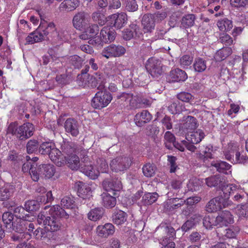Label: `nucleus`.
<instances>
[{
  "mask_svg": "<svg viewBox=\"0 0 248 248\" xmlns=\"http://www.w3.org/2000/svg\"><path fill=\"white\" fill-rule=\"evenodd\" d=\"M96 232L99 236L106 238L114 233L115 228L111 223H108L104 225L98 226L96 228Z\"/></svg>",
  "mask_w": 248,
  "mask_h": 248,
  "instance_id": "nucleus-20",
  "label": "nucleus"
},
{
  "mask_svg": "<svg viewBox=\"0 0 248 248\" xmlns=\"http://www.w3.org/2000/svg\"><path fill=\"white\" fill-rule=\"evenodd\" d=\"M204 136V132L201 129H198L196 131L192 132L187 140L193 144H197L201 141Z\"/></svg>",
  "mask_w": 248,
  "mask_h": 248,
  "instance_id": "nucleus-36",
  "label": "nucleus"
},
{
  "mask_svg": "<svg viewBox=\"0 0 248 248\" xmlns=\"http://www.w3.org/2000/svg\"><path fill=\"white\" fill-rule=\"evenodd\" d=\"M92 17L93 20L98 22L99 24L103 25L105 23V17L103 14L99 12H93L92 15Z\"/></svg>",
  "mask_w": 248,
  "mask_h": 248,
  "instance_id": "nucleus-61",
  "label": "nucleus"
},
{
  "mask_svg": "<svg viewBox=\"0 0 248 248\" xmlns=\"http://www.w3.org/2000/svg\"><path fill=\"white\" fill-rule=\"evenodd\" d=\"M90 20L89 15L84 11L76 13L72 19L73 27L77 30L82 31L88 26Z\"/></svg>",
  "mask_w": 248,
  "mask_h": 248,
  "instance_id": "nucleus-10",
  "label": "nucleus"
},
{
  "mask_svg": "<svg viewBox=\"0 0 248 248\" xmlns=\"http://www.w3.org/2000/svg\"><path fill=\"white\" fill-rule=\"evenodd\" d=\"M49 212V214L53 217L67 219L69 217V214L59 205H55L51 207Z\"/></svg>",
  "mask_w": 248,
  "mask_h": 248,
  "instance_id": "nucleus-25",
  "label": "nucleus"
},
{
  "mask_svg": "<svg viewBox=\"0 0 248 248\" xmlns=\"http://www.w3.org/2000/svg\"><path fill=\"white\" fill-rule=\"evenodd\" d=\"M50 159L58 167H61L65 164V156H63L62 152L57 148L53 147L49 154Z\"/></svg>",
  "mask_w": 248,
  "mask_h": 248,
  "instance_id": "nucleus-16",
  "label": "nucleus"
},
{
  "mask_svg": "<svg viewBox=\"0 0 248 248\" xmlns=\"http://www.w3.org/2000/svg\"><path fill=\"white\" fill-rule=\"evenodd\" d=\"M131 163V157L121 155L111 160L109 166L111 170L114 172H124L129 168Z\"/></svg>",
  "mask_w": 248,
  "mask_h": 248,
  "instance_id": "nucleus-4",
  "label": "nucleus"
},
{
  "mask_svg": "<svg viewBox=\"0 0 248 248\" xmlns=\"http://www.w3.org/2000/svg\"><path fill=\"white\" fill-rule=\"evenodd\" d=\"M116 37V32L109 27L105 26L102 28L98 36L90 40V44L101 45L103 43H108L113 41Z\"/></svg>",
  "mask_w": 248,
  "mask_h": 248,
  "instance_id": "nucleus-5",
  "label": "nucleus"
},
{
  "mask_svg": "<svg viewBox=\"0 0 248 248\" xmlns=\"http://www.w3.org/2000/svg\"><path fill=\"white\" fill-rule=\"evenodd\" d=\"M203 182L200 179L193 177L191 178L187 184V188L188 191H197L200 190Z\"/></svg>",
  "mask_w": 248,
  "mask_h": 248,
  "instance_id": "nucleus-39",
  "label": "nucleus"
},
{
  "mask_svg": "<svg viewBox=\"0 0 248 248\" xmlns=\"http://www.w3.org/2000/svg\"><path fill=\"white\" fill-rule=\"evenodd\" d=\"M239 145L237 142H230L228 144V151H225L224 155L226 159L231 160L233 157L234 153L239 152Z\"/></svg>",
  "mask_w": 248,
  "mask_h": 248,
  "instance_id": "nucleus-35",
  "label": "nucleus"
},
{
  "mask_svg": "<svg viewBox=\"0 0 248 248\" xmlns=\"http://www.w3.org/2000/svg\"><path fill=\"white\" fill-rule=\"evenodd\" d=\"M146 68L153 77H158L163 73L161 61L154 58H150L147 61Z\"/></svg>",
  "mask_w": 248,
  "mask_h": 248,
  "instance_id": "nucleus-11",
  "label": "nucleus"
},
{
  "mask_svg": "<svg viewBox=\"0 0 248 248\" xmlns=\"http://www.w3.org/2000/svg\"><path fill=\"white\" fill-rule=\"evenodd\" d=\"M112 98L111 94L107 92H98L92 99V106L95 108H102L109 104Z\"/></svg>",
  "mask_w": 248,
  "mask_h": 248,
  "instance_id": "nucleus-9",
  "label": "nucleus"
},
{
  "mask_svg": "<svg viewBox=\"0 0 248 248\" xmlns=\"http://www.w3.org/2000/svg\"><path fill=\"white\" fill-rule=\"evenodd\" d=\"M34 128L30 123L19 125L16 122L10 123L7 129V134H11L20 140H25L33 134Z\"/></svg>",
  "mask_w": 248,
  "mask_h": 248,
  "instance_id": "nucleus-2",
  "label": "nucleus"
},
{
  "mask_svg": "<svg viewBox=\"0 0 248 248\" xmlns=\"http://www.w3.org/2000/svg\"><path fill=\"white\" fill-rule=\"evenodd\" d=\"M39 146L37 140H31L27 143V151L28 154H32L37 151Z\"/></svg>",
  "mask_w": 248,
  "mask_h": 248,
  "instance_id": "nucleus-55",
  "label": "nucleus"
},
{
  "mask_svg": "<svg viewBox=\"0 0 248 248\" xmlns=\"http://www.w3.org/2000/svg\"><path fill=\"white\" fill-rule=\"evenodd\" d=\"M217 224L219 225L227 226L233 222L232 215L228 211H224L216 217Z\"/></svg>",
  "mask_w": 248,
  "mask_h": 248,
  "instance_id": "nucleus-21",
  "label": "nucleus"
},
{
  "mask_svg": "<svg viewBox=\"0 0 248 248\" xmlns=\"http://www.w3.org/2000/svg\"><path fill=\"white\" fill-rule=\"evenodd\" d=\"M117 98L121 101H124L129 109L140 108L149 104V101L147 99L142 98L138 94L134 95L131 93H123L117 95Z\"/></svg>",
  "mask_w": 248,
  "mask_h": 248,
  "instance_id": "nucleus-3",
  "label": "nucleus"
},
{
  "mask_svg": "<svg viewBox=\"0 0 248 248\" xmlns=\"http://www.w3.org/2000/svg\"><path fill=\"white\" fill-rule=\"evenodd\" d=\"M13 186L9 184L4 185L0 188V200H7L12 196L13 193Z\"/></svg>",
  "mask_w": 248,
  "mask_h": 248,
  "instance_id": "nucleus-31",
  "label": "nucleus"
},
{
  "mask_svg": "<svg viewBox=\"0 0 248 248\" xmlns=\"http://www.w3.org/2000/svg\"><path fill=\"white\" fill-rule=\"evenodd\" d=\"M75 202L72 197L66 196L61 200V204L62 206L66 209H72L74 208Z\"/></svg>",
  "mask_w": 248,
  "mask_h": 248,
  "instance_id": "nucleus-53",
  "label": "nucleus"
},
{
  "mask_svg": "<svg viewBox=\"0 0 248 248\" xmlns=\"http://www.w3.org/2000/svg\"><path fill=\"white\" fill-rule=\"evenodd\" d=\"M240 231V228L238 226H233L228 229H225L223 232L217 233L219 238L221 237L223 239L224 237L227 238H233L236 237Z\"/></svg>",
  "mask_w": 248,
  "mask_h": 248,
  "instance_id": "nucleus-29",
  "label": "nucleus"
},
{
  "mask_svg": "<svg viewBox=\"0 0 248 248\" xmlns=\"http://www.w3.org/2000/svg\"><path fill=\"white\" fill-rule=\"evenodd\" d=\"M232 53V50L231 47H223L216 52L214 58L216 61H222L230 56Z\"/></svg>",
  "mask_w": 248,
  "mask_h": 248,
  "instance_id": "nucleus-37",
  "label": "nucleus"
},
{
  "mask_svg": "<svg viewBox=\"0 0 248 248\" xmlns=\"http://www.w3.org/2000/svg\"><path fill=\"white\" fill-rule=\"evenodd\" d=\"M102 186L106 191L111 192L113 196H116V192L122 188L121 181L118 179H106L103 181Z\"/></svg>",
  "mask_w": 248,
  "mask_h": 248,
  "instance_id": "nucleus-13",
  "label": "nucleus"
},
{
  "mask_svg": "<svg viewBox=\"0 0 248 248\" xmlns=\"http://www.w3.org/2000/svg\"><path fill=\"white\" fill-rule=\"evenodd\" d=\"M24 206L26 211H34L39 209V203L37 201L29 200L25 202Z\"/></svg>",
  "mask_w": 248,
  "mask_h": 248,
  "instance_id": "nucleus-52",
  "label": "nucleus"
},
{
  "mask_svg": "<svg viewBox=\"0 0 248 248\" xmlns=\"http://www.w3.org/2000/svg\"><path fill=\"white\" fill-rule=\"evenodd\" d=\"M158 198V195L156 192L146 193L142 198L141 203L143 205H151L154 203Z\"/></svg>",
  "mask_w": 248,
  "mask_h": 248,
  "instance_id": "nucleus-38",
  "label": "nucleus"
},
{
  "mask_svg": "<svg viewBox=\"0 0 248 248\" xmlns=\"http://www.w3.org/2000/svg\"><path fill=\"white\" fill-rule=\"evenodd\" d=\"M125 9L129 12H135L138 9L136 0H126Z\"/></svg>",
  "mask_w": 248,
  "mask_h": 248,
  "instance_id": "nucleus-60",
  "label": "nucleus"
},
{
  "mask_svg": "<svg viewBox=\"0 0 248 248\" xmlns=\"http://www.w3.org/2000/svg\"><path fill=\"white\" fill-rule=\"evenodd\" d=\"M211 166L215 167L219 172L227 174L231 173L232 171L230 170L232 166L225 161L221 160L213 161L211 163Z\"/></svg>",
  "mask_w": 248,
  "mask_h": 248,
  "instance_id": "nucleus-22",
  "label": "nucleus"
},
{
  "mask_svg": "<svg viewBox=\"0 0 248 248\" xmlns=\"http://www.w3.org/2000/svg\"><path fill=\"white\" fill-rule=\"evenodd\" d=\"M104 211L100 208H96L91 210L88 214V217L89 219L96 221L101 219L103 215Z\"/></svg>",
  "mask_w": 248,
  "mask_h": 248,
  "instance_id": "nucleus-44",
  "label": "nucleus"
},
{
  "mask_svg": "<svg viewBox=\"0 0 248 248\" xmlns=\"http://www.w3.org/2000/svg\"><path fill=\"white\" fill-rule=\"evenodd\" d=\"M205 183L209 187H217L221 188L223 192V188L226 186L225 179L219 175H215L205 179Z\"/></svg>",
  "mask_w": 248,
  "mask_h": 248,
  "instance_id": "nucleus-15",
  "label": "nucleus"
},
{
  "mask_svg": "<svg viewBox=\"0 0 248 248\" xmlns=\"http://www.w3.org/2000/svg\"><path fill=\"white\" fill-rule=\"evenodd\" d=\"M64 128L65 131L73 137H76L79 134L78 123L73 118H68L66 120L64 123Z\"/></svg>",
  "mask_w": 248,
  "mask_h": 248,
  "instance_id": "nucleus-17",
  "label": "nucleus"
},
{
  "mask_svg": "<svg viewBox=\"0 0 248 248\" xmlns=\"http://www.w3.org/2000/svg\"><path fill=\"white\" fill-rule=\"evenodd\" d=\"M91 37L95 36L98 32L99 29L96 24H89L85 29Z\"/></svg>",
  "mask_w": 248,
  "mask_h": 248,
  "instance_id": "nucleus-59",
  "label": "nucleus"
},
{
  "mask_svg": "<svg viewBox=\"0 0 248 248\" xmlns=\"http://www.w3.org/2000/svg\"><path fill=\"white\" fill-rule=\"evenodd\" d=\"M199 149V153L197 154V157L200 160L202 161L204 163H206V161L208 159L213 158L212 154L213 148L212 145L201 146Z\"/></svg>",
  "mask_w": 248,
  "mask_h": 248,
  "instance_id": "nucleus-18",
  "label": "nucleus"
},
{
  "mask_svg": "<svg viewBox=\"0 0 248 248\" xmlns=\"http://www.w3.org/2000/svg\"><path fill=\"white\" fill-rule=\"evenodd\" d=\"M224 198L223 193L219 196L215 197L211 200L206 206V210L209 213L215 212L220 210L222 208L231 206L232 204V201H226Z\"/></svg>",
  "mask_w": 248,
  "mask_h": 248,
  "instance_id": "nucleus-7",
  "label": "nucleus"
},
{
  "mask_svg": "<svg viewBox=\"0 0 248 248\" xmlns=\"http://www.w3.org/2000/svg\"><path fill=\"white\" fill-rule=\"evenodd\" d=\"M198 125L196 119L193 116H188L185 119L182 127L184 131L187 132H190L196 129Z\"/></svg>",
  "mask_w": 248,
  "mask_h": 248,
  "instance_id": "nucleus-24",
  "label": "nucleus"
},
{
  "mask_svg": "<svg viewBox=\"0 0 248 248\" xmlns=\"http://www.w3.org/2000/svg\"><path fill=\"white\" fill-rule=\"evenodd\" d=\"M78 193V196L83 199H89L92 196L91 187L83 184L81 186H79Z\"/></svg>",
  "mask_w": 248,
  "mask_h": 248,
  "instance_id": "nucleus-41",
  "label": "nucleus"
},
{
  "mask_svg": "<svg viewBox=\"0 0 248 248\" xmlns=\"http://www.w3.org/2000/svg\"><path fill=\"white\" fill-rule=\"evenodd\" d=\"M40 169L41 173L46 178H51L56 171L55 166L51 164L42 165Z\"/></svg>",
  "mask_w": 248,
  "mask_h": 248,
  "instance_id": "nucleus-34",
  "label": "nucleus"
},
{
  "mask_svg": "<svg viewBox=\"0 0 248 248\" xmlns=\"http://www.w3.org/2000/svg\"><path fill=\"white\" fill-rule=\"evenodd\" d=\"M126 52L125 48L120 45L110 44L105 47L102 50L101 54L107 59L120 57Z\"/></svg>",
  "mask_w": 248,
  "mask_h": 248,
  "instance_id": "nucleus-8",
  "label": "nucleus"
},
{
  "mask_svg": "<svg viewBox=\"0 0 248 248\" xmlns=\"http://www.w3.org/2000/svg\"><path fill=\"white\" fill-rule=\"evenodd\" d=\"M120 75V71L115 65L113 66L111 69L107 72L108 78L114 81H119Z\"/></svg>",
  "mask_w": 248,
  "mask_h": 248,
  "instance_id": "nucleus-49",
  "label": "nucleus"
},
{
  "mask_svg": "<svg viewBox=\"0 0 248 248\" xmlns=\"http://www.w3.org/2000/svg\"><path fill=\"white\" fill-rule=\"evenodd\" d=\"M156 171L155 166L151 163H147L142 167L143 174L147 177H151L154 176Z\"/></svg>",
  "mask_w": 248,
  "mask_h": 248,
  "instance_id": "nucleus-48",
  "label": "nucleus"
},
{
  "mask_svg": "<svg viewBox=\"0 0 248 248\" xmlns=\"http://www.w3.org/2000/svg\"><path fill=\"white\" fill-rule=\"evenodd\" d=\"M220 42L226 46H230L233 44L232 38L228 34H221L219 37Z\"/></svg>",
  "mask_w": 248,
  "mask_h": 248,
  "instance_id": "nucleus-62",
  "label": "nucleus"
},
{
  "mask_svg": "<svg viewBox=\"0 0 248 248\" xmlns=\"http://www.w3.org/2000/svg\"><path fill=\"white\" fill-rule=\"evenodd\" d=\"M102 196V203L105 207L108 208H111L114 207L116 204V198L111 196L108 193H103Z\"/></svg>",
  "mask_w": 248,
  "mask_h": 248,
  "instance_id": "nucleus-33",
  "label": "nucleus"
},
{
  "mask_svg": "<svg viewBox=\"0 0 248 248\" xmlns=\"http://www.w3.org/2000/svg\"><path fill=\"white\" fill-rule=\"evenodd\" d=\"M65 163L72 170H78L80 167L81 164L79 157L76 155L73 154L65 156Z\"/></svg>",
  "mask_w": 248,
  "mask_h": 248,
  "instance_id": "nucleus-28",
  "label": "nucleus"
},
{
  "mask_svg": "<svg viewBox=\"0 0 248 248\" xmlns=\"http://www.w3.org/2000/svg\"><path fill=\"white\" fill-rule=\"evenodd\" d=\"M170 77L173 82L185 81L187 78L186 72L179 68L171 70Z\"/></svg>",
  "mask_w": 248,
  "mask_h": 248,
  "instance_id": "nucleus-23",
  "label": "nucleus"
},
{
  "mask_svg": "<svg viewBox=\"0 0 248 248\" xmlns=\"http://www.w3.org/2000/svg\"><path fill=\"white\" fill-rule=\"evenodd\" d=\"M88 156L84 158V165L81 167V171L92 179H96L100 173H107L108 166L107 161L103 158H97L93 165L88 162Z\"/></svg>",
  "mask_w": 248,
  "mask_h": 248,
  "instance_id": "nucleus-1",
  "label": "nucleus"
},
{
  "mask_svg": "<svg viewBox=\"0 0 248 248\" xmlns=\"http://www.w3.org/2000/svg\"><path fill=\"white\" fill-rule=\"evenodd\" d=\"M110 24L117 29L123 27L127 22V17L125 13L114 14L109 16Z\"/></svg>",
  "mask_w": 248,
  "mask_h": 248,
  "instance_id": "nucleus-14",
  "label": "nucleus"
},
{
  "mask_svg": "<svg viewBox=\"0 0 248 248\" xmlns=\"http://www.w3.org/2000/svg\"><path fill=\"white\" fill-rule=\"evenodd\" d=\"M77 145L72 142L64 143L62 146V152L67 156L73 155L74 153H77Z\"/></svg>",
  "mask_w": 248,
  "mask_h": 248,
  "instance_id": "nucleus-46",
  "label": "nucleus"
},
{
  "mask_svg": "<svg viewBox=\"0 0 248 248\" xmlns=\"http://www.w3.org/2000/svg\"><path fill=\"white\" fill-rule=\"evenodd\" d=\"M164 139L166 147L168 149L171 148V144L175 141L174 136L170 132L167 131L165 134Z\"/></svg>",
  "mask_w": 248,
  "mask_h": 248,
  "instance_id": "nucleus-54",
  "label": "nucleus"
},
{
  "mask_svg": "<svg viewBox=\"0 0 248 248\" xmlns=\"http://www.w3.org/2000/svg\"><path fill=\"white\" fill-rule=\"evenodd\" d=\"M79 4V0H64L60 5L61 11H72L76 9Z\"/></svg>",
  "mask_w": 248,
  "mask_h": 248,
  "instance_id": "nucleus-27",
  "label": "nucleus"
},
{
  "mask_svg": "<svg viewBox=\"0 0 248 248\" xmlns=\"http://www.w3.org/2000/svg\"><path fill=\"white\" fill-rule=\"evenodd\" d=\"M217 24L219 30L224 31H230L233 27L232 21L226 18L218 20Z\"/></svg>",
  "mask_w": 248,
  "mask_h": 248,
  "instance_id": "nucleus-43",
  "label": "nucleus"
},
{
  "mask_svg": "<svg viewBox=\"0 0 248 248\" xmlns=\"http://www.w3.org/2000/svg\"><path fill=\"white\" fill-rule=\"evenodd\" d=\"M232 162L234 164H248V157L243 154H241L240 152H236L235 158H232Z\"/></svg>",
  "mask_w": 248,
  "mask_h": 248,
  "instance_id": "nucleus-58",
  "label": "nucleus"
},
{
  "mask_svg": "<svg viewBox=\"0 0 248 248\" xmlns=\"http://www.w3.org/2000/svg\"><path fill=\"white\" fill-rule=\"evenodd\" d=\"M169 240L167 237H164L160 240V243L163 246L162 248H175V243Z\"/></svg>",
  "mask_w": 248,
  "mask_h": 248,
  "instance_id": "nucleus-64",
  "label": "nucleus"
},
{
  "mask_svg": "<svg viewBox=\"0 0 248 248\" xmlns=\"http://www.w3.org/2000/svg\"><path fill=\"white\" fill-rule=\"evenodd\" d=\"M202 219V217L199 215H193L182 225V230L185 232L189 230L201 220Z\"/></svg>",
  "mask_w": 248,
  "mask_h": 248,
  "instance_id": "nucleus-30",
  "label": "nucleus"
},
{
  "mask_svg": "<svg viewBox=\"0 0 248 248\" xmlns=\"http://www.w3.org/2000/svg\"><path fill=\"white\" fill-rule=\"evenodd\" d=\"M223 198L228 201H232L229 200L232 197L234 201L240 202L245 197V193L233 185H227L226 186L223 188Z\"/></svg>",
  "mask_w": 248,
  "mask_h": 248,
  "instance_id": "nucleus-6",
  "label": "nucleus"
},
{
  "mask_svg": "<svg viewBox=\"0 0 248 248\" xmlns=\"http://www.w3.org/2000/svg\"><path fill=\"white\" fill-rule=\"evenodd\" d=\"M41 22L39 27V30L42 32L45 37L49 39L51 37L52 39L55 38V33L56 32V28L55 25L53 22L47 23L46 21L43 18V15L40 13Z\"/></svg>",
  "mask_w": 248,
  "mask_h": 248,
  "instance_id": "nucleus-12",
  "label": "nucleus"
},
{
  "mask_svg": "<svg viewBox=\"0 0 248 248\" xmlns=\"http://www.w3.org/2000/svg\"><path fill=\"white\" fill-rule=\"evenodd\" d=\"M145 133L147 135L154 137L158 134L159 129L155 125H150L147 127Z\"/></svg>",
  "mask_w": 248,
  "mask_h": 248,
  "instance_id": "nucleus-63",
  "label": "nucleus"
},
{
  "mask_svg": "<svg viewBox=\"0 0 248 248\" xmlns=\"http://www.w3.org/2000/svg\"><path fill=\"white\" fill-rule=\"evenodd\" d=\"M196 16L194 14H187L181 19V26L184 28L192 27L195 24Z\"/></svg>",
  "mask_w": 248,
  "mask_h": 248,
  "instance_id": "nucleus-40",
  "label": "nucleus"
},
{
  "mask_svg": "<svg viewBox=\"0 0 248 248\" xmlns=\"http://www.w3.org/2000/svg\"><path fill=\"white\" fill-rule=\"evenodd\" d=\"M142 25L145 32H151L155 28V23L151 15H145L142 19Z\"/></svg>",
  "mask_w": 248,
  "mask_h": 248,
  "instance_id": "nucleus-26",
  "label": "nucleus"
},
{
  "mask_svg": "<svg viewBox=\"0 0 248 248\" xmlns=\"http://www.w3.org/2000/svg\"><path fill=\"white\" fill-rule=\"evenodd\" d=\"M216 218L209 216H206L203 218V225L206 229H211L213 226L216 225Z\"/></svg>",
  "mask_w": 248,
  "mask_h": 248,
  "instance_id": "nucleus-56",
  "label": "nucleus"
},
{
  "mask_svg": "<svg viewBox=\"0 0 248 248\" xmlns=\"http://www.w3.org/2000/svg\"><path fill=\"white\" fill-rule=\"evenodd\" d=\"M69 63L73 65L75 68H80L84 62V60L78 55H74L68 58Z\"/></svg>",
  "mask_w": 248,
  "mask_h": 248,
  "instance_id": "nucleus-47",
  "label": "nucleus"
},
{
  "mask_svg": "<svg viewBox=\"0 0 248 248\" xmlns=\"http://www.w3.org/2000/svg\"><path fill=\"white\" fill-rule=\"evenodd\" d=\"M54 145V144L51 142H44L39 147V152L42 155H49Z\"/></svg>",
  "mask_w": 248,
  "mask_h": 248,
  "instance_id": "nucleus-51",
  "label": "nucleus"
},
{
  "mask_svg": "<svg viewBox=\"0 0 248 248\" xmlns=\"http://www.w3.org/2000/svg\"><path fill=\"white\" fill-rule=\"evenodd\" d=\"M152 118L151 114L147 110H143L135 115L134 122L138 126L141 127L149 122Z\"/></svg>",
  "mask_w": 248,
  "mask_h": 248,
  "instance_id": "nucleus-19",
  "label": "nucleus"
},
{
  "mask_svg": "<svg viewBox=\"0 0 248 248\" xmlns=\"http://www.w3.org/2000/svg\"><path fill=\"white\" fill-rule=\"evenodd\" d=\"M113 222L118 225L124 224L127 220V215L122 210L115 211L112 216Z\"/></svg>",
  "mask_w": 248,
  "mask_h": 248,
  "instance_id": "nucleus-32",
  "label": "nucleus"
},
{
  "mask_svg": "<svg viewBox=\"0 0 248 248\" xmlns=\"http://www.w3.org/2000/svg\"><path fill=\"white\" fill-rule=\"evenodd\" d=\"M40 167H41V165L37 167L35 164L34 167H32L29 173L31 178L35 182L38 181L39 179V175L42 174L40 171Z\"/></svg>",
  "mask_w": 248,
  "mask_h": 248,
  "instance_id": "nucleus-57",
  "label": "nucleus"
},
{
  "mask_svg": "<svg viewBox=\"0 0 248 248\" xmlns=\"http://www.w3.org/2000/svg\"><path fill=\"white\" fill-rule=\"evenodd\" d=\"M45 227L47 230L55 232L61 229V224L55 217H50Z\"/></svg>",
  "mask_w": 248,
  "mask_h": 248,
  "instance_id": "nucleus-42",
  "label": "nucleus"
},
{
  "mask_svg": "<svg viewBox=\"0 0 248 248\" xmlns=\"http://www.w3.org/2000/svg\"><path fill=\"white\" fill-rule=\"evenodd\" d=\"M193 67L196 72H202L207 68L206 61L201 58H196L194 62Z\"/></svg>",
  "mask_w": 248,
  "mask_h": 248,
  "instance_id": "nucleus-45",
  "label": "nucleus"
},
{
  "mask_svg": "<svg viewBox=\"0 0 248 248\" xmlns=\"http://www.w3.org/2000/svg\"><path fill=\"white\" fill-rule=\"evenodd\" d=\"M25 222V220L19 219V221L17 222L13 223V230L16 232L25 233L24 231L27 230V227H26Z\"/></svg>",
  "mask_w": 248,
  "mask_h": 248,
  "instance_id": "nucleus-50",
  "label": "nucleus"
}]
</instances>
